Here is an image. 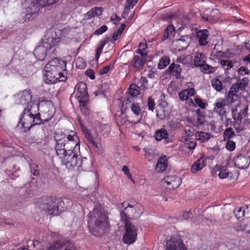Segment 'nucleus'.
Instances as JSON below:
<instances>
[{"label":"nucleus","mask_w":250,"mask_h":250,"mask_svg":"<svg viewBox=\"0 0 250 250\" xmlns=\"http://www.w3.org/2000/svg\"><path fill=\"white\" fill-rule=\"evenodd\" d=\"M88 228L91 233L96 236H101L108 230L109 224L107 212L102 205L96 204L87 215Z\"/></svg>","instance_id":"f257e3e1"},{"label":"nucleus","mask_w":250,"mask_h":250,"mask_svg":"<svg viewBox=\"0 0 250 250\" xmlns=\"http://www.w3.org/2000/svg\"><path fill=\"white\" fill-rule=\"evenodd\" d=\"M54 138L56 141V153H57L59 148H61L62 151L66 152H80V142L76 133L73 132V134L65 137L63 133L58 132L55 133Z\"/></svg>","instance_id":"f03ea898"},{"label":"nucleus","mask_w":250,"mask_h":250,"mask_svg":"<svg viewBox=\"0 0 250 250\" xmlns=\"http://www.w3.org/2000/svg\"><path fill=\"white\" fill-rule=\"evenodd\" d=\"M62 150V148L58 149L56 155L61 160L62 164L64 165L69 170L75 167L81 168L82 170L86 168V164L87 162L85 157L81 159L79 157V152H66Z\"/></svg>","instance_id":"7ed1b4c3"},{"label":"nucleus","mask_w":250,"mask_h":250,"mask_svg":"<svg viewBox=\"0 0 250 250\" xmlns=\"http://www.w3.org/2000/svg\"><path fill=\"white\" fill-rule=\"evenodd\" d=\"M30 2L26 9L25 19L30 21L35 18L40 11V7L56 3L54 0H28Z\"/></svg>","instance_id":"20e7f679"},{"label":"nucleus","mask_w":250,"mask_h":250,"mask_svg":"<svg viewBox=\"0 0 250 250\" xmlns=\"http://www.w3.org/2000/svg\"><path fill=\"white\" fill-rule=\"evenodd\" d=\"M121 219L125 228V233L123 238V242L126 244H131L137 238V229L129 220H127L126 215L123 212L121 213Z\"/></svg>","instance_id":"39448f33"},{"label":"nucleus","mask_w":250,"mask_h":250,"mask_svg":"<svg viewBox=\"0 0 250 250\" xmlns=\"http://www.w3.org/2000/svg\"><path fill=\"white\" fill-rule=\"evenodd\" d=\"M61 37H56V32H48L42 40V44L48 49V53H55V46L60 41Z\"/></svg>","instance_id":"423d86ee"},{"label":"nucleus","mask_w":250,"mask_h":250,"mask_svg":"<svg viewBox=\"0 0 250 250\" xmlns=\"http://www.w3.org/2000/svg\"><path fill=\"white\" fill-rule=\"evenodd\" d=\"M38 109L41 111L43 121L45 122L49 121L55 113V108L53 103L50 101L40 104Z\"/></svg>","instance_id":"0eeeda50"},{"label":"nucleus","mask_w":250,"mask_h":250,"mask_svg":"<svg viewBox=\"0 0 250 250\" xmlns=\"http://www.w3.org/2000/svg\"><path fill=\"white\" fill-rule=\"evenodd\" d=\"M34 126V119L33 114L28 109H24L22 114L20 118L17 127L23 128L24 129H30Z\"/></svg>","instance_id":"6e6552de"},{"label":"nucleus","mask_w":250,"mask_h":250,"mask_svg":"<svg viewBox=\"0 0 250 250\" xmlns=\"http://www.w3.org/2000/svg\"><path fill=\"white\" fill-rule=\"evenodd\" d=\"M165 250H187L182 240L178 236L170 237L166 243Z\"/></svg>","instance_id":"1a4fd4ad"},{"label":"nucleus","mask_w":250,"mask_h":250,"mask_svg":"<svg viewBox=\"0 0 250 250\" xmlns=\"http://www.w3.org/2000/svg\"><path fill=\"white\" fill-rule=\"evenodd\" d=\"M67 62L65 61L54 58L50 61L45 66V68L50 69L53 72L60 73V71H64L66 67Z\"/></svg>","instance_id":"9d476101"},{"label":"nucleus","mask_w":250,"mask_h":250,"mask_svg":"<svg viewBox=\"0 0 250 250\" xmlns=\"http://www.w3.org/2000/svg\"><path fill=\"white\" fill-rule=\"evenodd\" d=\"M16 103L19 104H31L32 96L30 90H25L15 97Z\"/></svg>","instance_id":"9b49d317"},{"label":"nucleus","mask_w":250,"mask_h":250,"mask_svg":"<svg viewBox=\"0 0 250 250\" xmlns=\"http://www.w3.org/2000/svg\"><path fill=\"white\" fill-rule=\"evenodd\" d=\"M233 162L238 168L246 169L250 164V157L239 155L234 158Z\"/></svg>","instance_id":"f8f14e48"},{"label":"nucleus","mask_w":250,"mask_h":250,"mask_svg":"<svg viewBox=\"0 0 250 250\" xmlns=\"http://www.w3.org/2000/svg\"><path fill=\"white\" fill-rule=\"evenodd\" d=\"M227 104L225 99H217L214 104L213 111L218 114L220 116L223 117L226 114L225 107Z\"/></svg>","instance_id":"ddd939ff"},{"label":"nucleus","mask_w":250,"mask_h":250,"mask_svg":"<svg viewBox=\"0 0 250 250\" xmlns=\"http://www.w3.org/2000/svg\"><path fill=\"white\" fill-rule=\"evenodd\" d=\"M182 70V66L180 64L172 62L167 70V73L175 77L176 79L180 78Z\"/></svg>","instance_id":"4468645a"},{"label":"nucleus","mask_w":250,"mask_h":250,"mask_svg":"<svg viewBox=\"0 0 250 250\" xmlns=\"http://www.w3.org/2000/svg\"><path fill=\"white\" fill-rule=\"evenodd\" d=\"M39 208L42 211H45L48 215H53V201L49 200H43L38 204Z\"/></svg>","instance_id":"2eb2a0df"},{"label":"nucleus","mask_w":250,"mask_h":250,"mask_svg":"<svg viewBox=\"0 0 250 250\" xmlns=\"http://www.w3.org/2000/svg\"><path fill=\"white\" fill-rule=\"evenodd\" d=\"M78 122L81 125V128L84 132L85 137L87 139V141H88L89 143H91L96 147L98 148L100 146L99 143L94 140L93 136L91 135L89 130L86 128L81 119L79 118Z\"/></svg>","instance_id":"dca6fc26"},{"label":"nucleus","mask_w":250,"mask_h":250,"mask_svg":"<svg viewBox=\"0 0 250 250\" xmlns=\"http://www.w3.org/2000/svg\"><path fill=\"white\" fill-rule=\"evenodd\" d=\"M163 182L171 185L172 188H177L181 183L180 177L175 175H168L163 179Z\"/></svg>","instance_id":"f3484780"},{"label":"nucleus","mask_w":250,"mask_h":250,"mask_svg":"<svg viewBox=\"0 0 250 250\" xmlns=\"http://www.w3.org/2000/svg\"><path fill=\"white\" fill-rule=\"evenodd\" d=\"M52 53H48V49L44 47L42 44L37 47L34 50V54L36 58L41 61H43L45 59L47 54L50 55Z\"/></svg>","instance_id":"a211bd4d"},{"label":"nucleus","mask_w":250,"mask_h":250,"mask_svg":"<svg viewBox=\"0 0 250 250\" xmlns=\"http://www.w3.org/2000/svg\"><path fill=\"white\" fill-rule=\"evenodd\" d=\"M65 203L63 201L61 198L55 199L53 201V215H58L62 211H64L65 209Z\"/></svg>","instance_id":"6ab92c4d"},{"label":"nucleus","mask_w":250,"mask_h":250,"mask_svg":"<svg viewBox=\"0 0 250 250\" xmlns=\"http://www.w3.org/2000/svg\"><path fill=\"white\" fill-rule=\"evenodd\" d=\"M248 109V106H247L241 109L239 112H238L237 109H232V115L233 120L241 123L242 119L247 116Z\"/></svg>","instance_id":"aec40b11"},{"label":"nucleus","mask_w":250,"mask_h":250,"mask_svg":"<svg viewBox=\"0 0 250 250\" xmlns=\"http://www.w3.org/2000/svg\"><path fill=\"white\" fill-rule=\"evenodd\" d=\"M94 128L97 134L104 135L109 132V126L107 124H103L100 122L94 123Z\"/></svg>","instance_id":"412c9836"},{"label":"nucleus","mask_w":250,"mask_h":250,"mask_svg":"<svg viewBox=\"0 0 250 250\" xmlns=\"http://www.w3.org/2000/svg\"><path fill=\"white\" fill-rule=\"evenodd\" d=\"M57 72H53L50 69H47L44 74V80L47 84L55 83L57 82Z\"/></svg>","instance_id":"4be33fe9"},{"label":"nucleus","mask_w":250,"mask_h":250,"mask_svg":"<svg viewBox=\"0 0 250 250\" xmlns=\"http://www.w3.org/2000/svg\"><path fill=\"white\" fill-rule=\"evenodd\" d=\"M57 72H53L50 69H47L44 74V80L47 84L55 83L57 82Z\"/></svg>","instance_id":"5701e85b"},{"label":"nucleus","mask_w":250,"mask_h":250,"mask_svg":"<svg viewBox=\"0 0 250 250\" xmlns=\"http://www.w3.org/2000/svg\"><path fill=\"white\" fill-rule=\"evenodd\" d=\"M155 137L158 141L164 140L165 144L170 142L168 133L165 128H161L156 131Z\"/></svg>","instance_id":"b1692460"},{"label":"nucleus","mask_w":250,"mask_h":250,"mask_svg":"<svg viewBox=\"0 0 250 250\" xmlns=\"http://www.w3.org/2000/svg\"><path fill=\"white\" fill-rule=\"evenodd\" d=\"M146 62V59L138 55H134L131 62V65L138 70L142 69Z\"/></svg>","instance_id":"393cba45"},{"label":"nucleus","mask_w":250,"mask_h":250,"mask_svg":"<svg viewBox=\"0 0 250 250\" xmlns=\"http://www.w3.org/2000/svg\"><path fill=\"white\" fill-rule=\"evenodd\" d=\"M208 31L207 30H201L197 32V38L200 45L204 46L208 43L207 39L208 37Z\"/></svg>","instance_id":"a878e982"},{"label":"nucleus","mask_w":250,"mask_h":250,"mask_svg":"<svg viewBox=\"0 0 250 250\" xmlns=\"http://www.w3.org/2000/svg\"><path fill=\"white\" fill-rule=\"evenodd\" d=\"M77 91L79 92L80 95L78 96V100H88V96L86 91V85L84 83H79L77 88Z\"/></svg>","instance_id":"bb28decb"},{"label":"nucleus","mask_w":250,"mask_h":250,"mask_svg":"<svg viewBox=\"0 0 250 250\" xmlns=\"http://www.w3.org/2000/svg\"><path fill=\"white\" fill-rule=\"evenodd\" d=\"M205 159L201 157L196 161L191 167V171L193 173H196L201 170L205 166Z\"/></svg>","instance_id":"cd10ccee"},{"label":"nucleus","mask_w":250,"mask_h":250,"mask_svg":"<svg viewBox=\"0 0 250 250\" xmlns=\"http://www.w3.org/2000/svg\"><path fill=\"white\" fill-rule=\"evenodd\" d=\"M167 166V157L165 156L161 157L156 165L155 169L158 172H163L166 169Z\"/></svg>","instance_id":"c85d7f7f"},{"label":"nucleus","mask_w":250,"mask_h":250,"mask_svg":"<svg viewBox=\"0 0 250 250\" xmlns=\"http://www.w3.org/2000/svg\"><path fill=\"white\" fill-rule=\"evenodd\" d=\"M63 247V241L60 240H54L48 244L45 250H61Z\"/></svg>","instance_id":"c756f323"},{"label":"nucleus","mask_w":250,"mask_h":250,"mask_svg":"<svg viewBox=\"0 0 250 250\" xmlns=\"http://www.w3.org/2000/svg\"><path fill=\"white\" fill-rule=\"evenodd\" d=\"M195 93V91L194 88H188L180 92L179 96L181 101H186L188 99L189 97L193 96Z\"/></svg>","instance_id":"7c9ffc66"},{"label":"nucleus","mask_w":250,"mask_h":250,"mask_svg":"<svg viewBox=\"0 0 250 250\" xmlns=\"http://www.w3.org/2000/svg\"><path fill=\"white\" fill-rule=\"evenodd\" d=\"M141 90L142 89L137 84L133 83L129 87L127 93L131 96L136 97L140 94Z\"/></svg>","instance_id":"2f4dec72"},{"label":"nucleus","mask_w":250,"mask_h":250,"mask_svg":"<svg viewBox=\"0 0 250 250\" xmlns=\"http://www.w3.org/2000/svg\"><path fill=\"white\" fill-rule=\"evenodd\" d=\"M136 211V209L135 207L131 205H128L127 207L125 208L124 211H122L121 212V214L122 212H123L124 214H126L127 220H128V218L129 217L131 216L132 217H134L135 216Z\"/></svg>","instance_id":"473e14b6"},{"label":"nucleus","mask_w":250,"mask_h":250,"mask_svg":"<svg viewBox=\"0 0 250 250\" xmlns=\"http://www.w3.org/2000/svg\"><path fill=\"white\" fill-rule=\"evenodd\" d=\"M79 101L80 103V107L82 114L85 116H88L90 113V109L87 106L88 100L85 101L80 100Z\"/></svg>","instance_id":"72a5a7b5"},{"label":"nucleus","mask_w":250,"mask_h":250,"mask_svg":"<svg viewBox=\"0 0 250 250\" xmlns=\"http://www.w3.org/2000/svg\"><path fill=\"white\" fill-rule=\"evenodd\" d=\"M237 231H246L250 233V219L237 226L236 228Z\"/></svg>","instance_id":"f704fd0d"},{"label":"nucleus","mask_w":250,"mask_h":250,"mask_svg":"<svg viewBox=\"0 0 250 250\" xmlns=\"http://www.w3.org/2000/svg\"><path fill=\"white\" fill-rule=\"evenodd\" d=\"M205 62L204 54L202 53H197L194 58V65L200 67Z\"/></svg>","instance_id":"c9c22d12"},{"label":"nucleus","mask_w":250,"mask_h":250,"mask_svg":"<svg viewBox=\"0 0 250 250\" xmlns=\"http://www.w3.org/2000/svg\"><path fill=\"white\" fill-rule=\"evenodd\" d=\"M196 140H200L201 142H207L210 138V135L209 133L203 132H197L195 134Z\"/></svg>","instance_id":"e433bc0d"},{"label":"nucleus","mask_w":250,"mask_h":250,"mask_svg":"<svg viewBox=\"0 0 250 250\" xmlns=\"http://www.w3.org/2000/svg\"><path fill=\"white\" fill-rule=\"evenodd\" d=\"M168 114V111L162 106H159L156 110V116L160 120L165 119Z\"/></svg>","instance_id":"4c0bfd02"},{"label":"nucleus","mask_w":250,"mask_h":250,"mask_svg":"<svg viewBox=\"0 0 250 250\" xmlns=\"http://www.w3.org/2000/svg\"><path fill=\"white\" fill-rule=\"evenodd\" d=\"M170 63L169 58L167 56H163L158 63V68L162 69L167 66Z\"/></svg>","instance_id":"58836bf2"},{"label":"nucleus","mask_w":250,"mask_h":250,"mask_svg":"<svg viewBox=\"0 0 250 250\" xmlns=\"http://www.w3.org/2000/svg\"><path fill=\"white\" fill-rule=\"evenodd\" d=\"M167 128L171 131H175L182 127V125L179 122L171 120L167 124Z\"/></svg>","instance_id":"ea45409f"},{"label":"nucleus","mask_w":250,"mask_h":250,"mask_svg":"<svg viewBox=\"0 0 250 250\" xmlns=\"http://www.w3.org/2000/svg\"><path fill=\"white\" fill-rule=\"evenodd\" d=\"M63 247H65L64 250H79V248L69 240L63 241Z\"/></svg>","instance_id":"a19ab883"},{"label":"nucleus","mask_w":250,"mask_h":250,"mask_svg":"<svg viewBox=\"0 0 250 250\" xmlns=\"http://www.w3.org/2000/svg\"><path fill=\"white\" fill-rule=\"evenodd\" d=\"M219 14V12L218 10L214 9L212 10L210 16H207V17H203V18L207 21H214L216 20V19L219 18V16L218 15Z\"/></svg>","instance_id":"79ce46f5"},{"label":"nucleus","mask_w":250,"mask_h":250,"mask_svg":"<svg viewBox=\"0 0 250 250\" xmlns=\"http://www.w3.org/2000/svg\"><path fill=\"white\" fill-rule=\"evenodd\" d=\"M175 28L172 25H169L167 26V28L165 29L164 35L162 37V41H165L168 38L170 34L174 32Z\"/></svg>","instance_id":"37998d69"},{"label":"nucleus","mask_w":250,"mask_h":250,"mask_svg":"<svg viewBox=\"0 0 250 250\" xmlns=\"http://www.w3.org/2000/svg\"><path fill=\"white\" fill-rule=\"evenodd\" d=\"M189 44V39L187 38V40L185 39L181 38L177 41V45L181 47L179 50H183L186 49Z\"/></svg>","instance_id":"c03bdc74"},{"label":"nucleus","mask_w":250,"mask_h":250,"mask_svg":"<svg viewBox=\"0 0 250 250\" xmlns=\"http://www.w3.org/2000/svg\"><path fill=\"white\" fill-rule=\"evenodd\" d=\"M212 86L217 91H221L223 89L222 83L218 78L212 80Z\"/></svg>","instance_id":"a18cd8bd"},{"label":"nucleus","mask_w":250,"mask_h":250,"mask_svg":"<svg viewBox=\"0 0 250 250\" xmlns=\"http://www.w3.org/2000/svg\"><path fill=\"white\" fill-rule=\"evenodd\" d=\"M201 71L204 73H209L215 71V68L207 64L206 62L201 66Z\"/></svg>","instance_id":"49530a36"},{"label":"nucleus","mask_w":250,"mask_h":250,"mask_svg":"<svg viewBox=\"0 0 250 250\" xmlns=\"http://www.w3.org/2000/svg\"><path fill=\"white\" fill-rule=\"evenodd\" d=\"M235 135L234 132L231 128L226 129L224 132V137L225 140H229Z\"/></svg>","instance_id":"de8ad7c7"},{"label":"nucleus","mask_w":250,"mask_h":250,"mask_svg":"<svg viewBox=\"0 0 250 250\" xmlns=\"http://www.w3.org/2000/svg\"><path fill=\"white\" fill-rule=\"evenodd\" d=\"M144 151L145 152V156L146 159L149 161H151L154 158V152L153 150L150 148H144Z\"/></svg>","instance_id":"09e8293b"},{"label":"nucleus","mask_w":250,"mask_h":250,"mask_svg":"<svg viewBox=\"0 0 250 250\" xmlns=\"http://www.w3.org/2000/svg\"><path fill=\"white\" fill-rule=\"evenodd\" d=\"M218 176L221 179L229 178L230 179H231L233 174L231 172H229L227 169H222L219 173Z\"/></svg>","instance_id":"8fccbe9b"},{"label":"nucleus","mask_w":250,"mask_h":250,"mask_svg":"<svg viewBox=\"0 0 250 250\" xmlns=\"http://www.w3.org/2000/svg\"><path fill=\"white\" fill-rule=\"evenodd\" d=\"M220 64L225 70H228L233 66L232 61L229 60H223L221 61Z\"/></svg>","instance_id":"3c124183"},{"label":"nucleus","mask_w":250,"mask_h":250,"mask_svg":"<svg viewBox=\"0 0 250 250\" xmlns=\"http://www.w3.org/2000/svg\"><path fill=\"white\" fill-rule=\"evenodd\" d=\"M147 80L145 77H141L139 79L137 84L142 90H144L146 88Z\"/></svg>","instance_id":"603ef678"},{"label":"nucleus","mask_w":250,"mask_h":250,"mask_svg":"<svg viewBox=\"0 0 250 250\" xmlns=\"http://www.w3.org/2000/svg\"><path fill=\"white\" fill-rule=\"evenodd\" d=\"M240 90V89L239 88V87L237 85L236 83L232 84L231 87L229 88V92L228 93L229 95H232L234 96L237 97V92L239 91V90Z\"/></svg>","instance_id":"864d4df0"},{"label":"nucleus","mask_w":250,"mask_h":250,"mask_svg":"<svg viewBox=\"0 0 250 250\" xmlns=\"http://www.w3.org/2000/svg\"><path fill=\"white\" fill-rule=\"evenodd\" d=\"M185 141L186 145L190 149H194L196 146L195 140H192L190 138H185Z\"/></svg>","instance_id":"5fc2aeb1"},{"label":"nucleus","mask_w":250,"mask_h":250,"mask_svg":"<svg viewBox=\"0 0 250 250\" xmlns=\"http://www.w3.org/2000/svg\"><path fill=\"white\" fill-rule=\"evenodd\" d=\"M106 43H107V41L101 42L100 45L99 46H98L97 49L96 57H95V58L97 60L99 59L101 54L102 53L103 48Z\"/></svg>","instance_id":"6e6d98bb"},{"label":"nucleus","mask_w":250,"mask_h":250,"mask_svg":"<svg viewBox=\"0 0 250 250\" xmlns=\"http://www.w3.org/2000/svg\"><path fill=\"white\" fill-rule=\"evenodd\" d=\"M248 78H244L239 83H236L237 85L239 87L240 90L244 89L248 85L249 83Z\"/></svg>","instance_id":"4d7b16f0"},{"label":"nucleus","mask_w":250,"mask_h":250,"mask_svg":"<svg viewBox=\"0 0 250 250\" xmlns=\"http://www.w3.org/2000/svg\"><path fill=\"white\" fill-rule=\"evenodd\" d=\"M234 213L235 214L236 217L239 219L244 217L245 211L242 208H239L234 209Z\"/></svg>","instance_id":"13d9d810"},{"label":"nucleus","mask_w":250,"mask_h":250,"mask_svg":"<svg viewBox=\"0 0 250 250\" xmlns=\"http://www.w3.org/2000/svg\"><path fill=\"white\" fill-rule=\"evenodd\" d=\"M58 75L57 77V82H64L66 80V77H65V75L66 74V69L64 71H60V73L59 71L57 72Z\"/></svg>","instance_id":"bf43d9fd"},{"label":"nucleus","mask_w":250,"mask_h":250,"mask_svg":"<svg viewBox=\"0 0 250 250\" xmlns=\"http://www.w3.org/2000/svg\"><path fill=\"white\" fill-rule=\"evenodd\" d=\"M196 114L197 115V121L199 124L203 125L204 123V116L202 114V112L200 109L196 110Z\"/></svg>","instance_id":"052dcab7"},{"label":"nucleus","mask_w":250,"mask_h":250,"mask_svg":"<svg viewBox=\"0 0 250 250\" xmlns=\"http://www.w3.org/2000/svg\"><path fill=\"white\" fill-rule=\"evenodd\" d=\"M33 119H34V125H40L43 121V118L41 119V115L40 113H38L36 115L33 114Z\"/></svg>","instance_id":"680f3d73"},{"label":"nucleus","mask_w":250,"mask_h":250,"mask_svg":"<svg viewBox=\"0 0 250 250\" xmlns=\"http://www.w3.org/2000/svg\"><path fill=\"white\" fill-rule=\"evenodd\" d=\"M235 146L236 145L234 142L231 140H228L226 145V147L228 150L230 151L234 150L235 148Z\"/></svg>","instance_id":"e2e57ef3"},{"label":"nucleus","mask_w":250,"mask_h":250,"mask_svg":"<svg viewBox=\"0 0 250 250\" xmlns=\"http://www.w3.org/2000/svg\"><path fill=\"white\" fill-rule=\"evenodd\" d=\"M131 110L137 116L139 115L141 112L140 107L137 104H132Z\"/></svg>","instance_id":"0e129e2a"},{"label":"nucleus","mask_w":250,"mask_h":250,"mask_svg":"<svg viewBox=\"0 0 250 250\" xmlns=\"http://www.w3.org/2000/svg\"><path fill=\"white\" fill-rule=\"evenodd\" d=\"M108 29V27L106 25H104L101 26L99 29H97L95 32L94 34L96 35H100L102 34L103 33L105 32Z\"/></svg>","instance_id":"69168bd1"},{"label":"nucleus","mask_w":250,"mask_h":250,"mask_svg":"<svg viewBox=\"0 0 250 250\" xmlns=\"http://www.w3.org/2000/svg\"><path fill=\"white\" fill-rule=\"evenodd\" d=\"M38 167V166L36 165H32L30 166L31 172L34 176H38L40 174V171L37 169H35V168Z\"/></svg>","instance_id":"338daca9"},{"label":"nucleus","mask_w":250,"mask_h":250,"mask_svg":"<svg viewBox=\"0 0 250 250\" xmlns=\"http://www.w3.org/2000/svg\"><path fill=\"white\" fill-rule=\"evenodd\" d=\"M139 0H127L125 6L129 7V8H132L137 3Z\"/></svg>","instance_id":"774afa93"}]
</instances>
